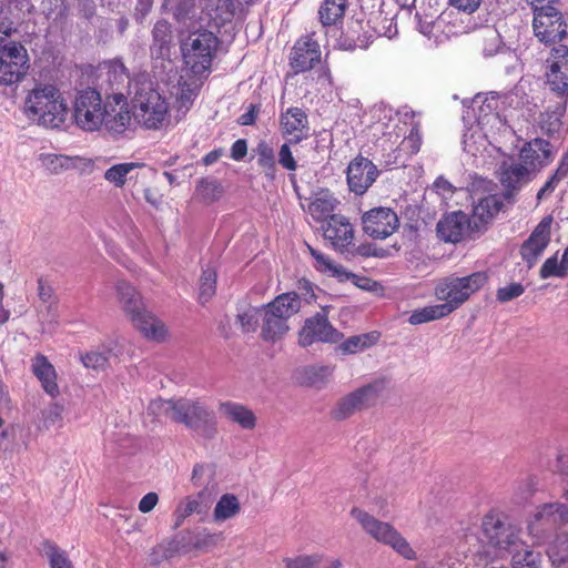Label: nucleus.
<instances>
[{
    "instance_id": "1",
    "label": "nucleus",
    "mask_w": 568,
    "mask_h": 568,
    "mask_svg": "<svg viewBox=\"0 0 568 568\" xmlns=\"http://www.w3.org/2000/svg\"><path fill=\"white\" fill-rule=\"evenodd\" d=\"M75 125L85 132H97L102 129L111 134H122L131 125V114L128 102L121 93L102 101L101 94L91 88L78 92L73 103Z\"/></svg>"
},
{
    "instance_id": "2",
    "label": "nucleus",
    "mask_w": 568,
    "mask_h": 568,
    "mask_svg": "<svg viewBox=\"0 0 568 568\" xmlns=\"http://www.w3.org/2000/svg\"><path fill=\"white\" fill-rule=\"evenodd\" d=\"M520 528L498 514H487L481 523L483 550L480 556L494 560L513 555L524 544Z\"/></svg>"
},
{
    "instance_id": "3",
    "label": "nucleus",
    "mask_w": 568,
    "mask_h": 568,
    "mask_svg": "<svg viewBox=\"0 0 568 568\" xmlns=\"http://www.w3.org/2000/svg\"><path fill=\"white\" fill-rule=\"evenodd\" d=\"M24 111L29 119L45 128H58L68 115V104L52 84H37L26 97Z\"/></svg>"
},
{
    "instance_id": "4",
    "label": "nucleus",
    "mask_w": 568,
    "mask_h": 568,
    "mask_svg": "<svg viewBox=\"0 0 568 568\" xmlns=\"http://www.w3.org/2000/svg\"><path fill=\"white\" fill-rule=\"evenodd\" d=\"M170 105L168 100L150 84L138 87L132 98L133 118L146 130H160L170 123Z\"/></svg>"
},
{
    "instance_id": "5",
    "label": "nucleus",
    "mask_w": 568,
    "mask_h": 568,
    "mask_svg": "<svg viewBox=\"0 0 568 568\" xmlns=\"http://www.w3.org/2000/svg\"><path fill=\"white\" fill-rule=\"evenodd\" d=\"M488 282V274L484 271L474 272L465 276H447L435 286L434 294L447 314L464 305L474 294L479 292Z\"/></svg>"
},
{
    "instance_id": "6",
    "label": "nucleus",
    "mask_w": 568,
    "mask_h": 568,
    "mask_svg": "<svg viewBox=\"0 0 568 568\" xmlns=\"http://www.w3.org/2000/svg\"><path fill=\"white\" fill-rule=\"evenodd\" d=\"M351 516L358 523L362 529L376 541L392 547L406 559L415 558V551L390 524L381 521L359 508H353Z\"/></svg>"
},
{
    "instance_id": "7",
    "label": "nucleus",
    "mask_w": 568,
    "mask_h": 568,
    "mask_svg": "<svg viewBox=\"0 0 568 568\" xmlns=\"http://www.w3.org/2000/svg\"><path fill=\"white\" fill-rule=\"evenodd\" d=\"M217 44L219 40L214 33L206 30L192 32L182 42L184 63L194 75H200L210 69Z\"/></svg>"
},
{
    "instance_id": "8",
    "label": "nucleus",
    "mask_w": 568,
    "mask_h": 568,
    "mask_svg": "<svg viewBox=\"0 0 568 568\" xmlns=\"http://www.w3.org/2000/svg\"><path fill=\"white\" fill-rule=\"evenodd\" d=\"M173 422L185 425L205 438L216 435V416L206 405L197 399L176 398V410Z\"/></svg>"
},
{
    "instance_id": "9",
    "label": "nucleus",
    "mask_w": 568,
    "mask_h": 568,
    "mask_svg": "<svg viewBox=\"0 0 568 568\" xmlns=\"http://www.w3.org/2000/svg\"><path fill=\"white\" fill-rule=\"evenodd\" d=\"M29 57L26 48L17 42H8L0 47V87H8L22 80Z\"/></svg>"
},
{
    "instance_id": "10",
    "label": "nucleus",
    "mask_w": 568,
    "mask_h": 568,
    "mask_svg": "<svg viewBox=\"0 0 568 568\" xmlns=\"http://www.w3.org/2000/svg\"><path fill=\"white\" fill-rule=\"evenodd\" d=\"M532 28L538 40L547 44H554L568 36L565 19L554 7L535 10Z\"/></svg>"
},
{
    "instance_id": "11",
    "label": "nucleus",
    "mask_w": 568,
    "mask_h": 568,
    "mask_svg": "<svg viewBox=\"0 0 568 568\" xmlns=\"http://www.w3.org/2000/svg\"><path fill=\"white\" fill-rule=\"evenodd\" d=\"M568 524V505L559 501L538 506L528 521V530L534 536Z\"/></svg>"
},
{
    "instance_id": "12",
    "label": "nucleus",
    "mask_w": 568,
    "mask_h": 568,
    "mask_svg": "<svg viewBox=\"0 0 568 568\" xmlns=\"http://www.w3.org/2000/svg\"><path fill=\"white\" fill-rule=\"evenodd\" d=\"M342 334L327 320L325 310L307 318L298 333V344L307 347L315 342L337 343Z\"/></svg>"
},
{
    "instance_id": "13",
    "label": "nucleus",
    "mask_w": 568,
    "mask_h": 568,
    "mask_svg": "<svg viewBox=\"0 0 568 568\" xmlns=\"http://www.w3.org/2000/svg\"><path fill=\"white\" fill-rule=\"evenodd\" d=\"M548 71L546 73L547 83L555 91L559 99L568 95V47L565 44L556 45L551 49L547 59Z\"/></svg>"
},
{
    "instance_id": "14",
    "label": "nucleus",
    "mask_w": 568,
    "mask_h": 568,
    "mask_svg": "<svg viewBox=\"0 0 568 568\" xmlns=\"http://www.w3.org/2000/svg\"><path fill=\"white\" fill-rule=\"evenodd\" d=\"M99 79L101 85H105L112 93L108 97L113 101V97L121 93L126 100L125 92L130 88V75L120 60H110L100 64Z\"/></svg>"
},
{
    "instance_id": "15",
    "label": "nucleus",
    "mask_w": 568,
    "mask_h": 568,
    "mask_svg": "<svg viewBox=\"0 0 568 568\" xmlns=\"http://www.w3.org/2000/svg\"><path fill=\"white\" fill-rule=\"evenodd\" d=\"M397 225L396 213L387 207L373 209L363 216L364 232L375 239L389 236L397 229Z\"/></svg>"
},
{
    "instance_id": "16",
    "label": "nucleus",
    "mask_w": 568,
    "mask_h": 568,
    "mask_svg": "<svg viewBox=\"0 0 568 568\" xmlns=\"http://www.w3.org/2000/svg\"><path fill=\"white\" fill-rule=\"evenodd\" d=\"M307 248L315 260V267L320 272L327 274L329 276H334L341 282L351 281L354 285L365 291H372L373 287L376 285V283L369 280L368 277L358 276L356 274L347 272L344 267L336 264L328 256L322 254L312 246L308 245Z\"/></svg>"
},
{
    "instance_id": "17",
    "label": "nucleus",
    "mask_w": 568,
    "mask_h": 568,
    "mask_svg": "<svg viewBox=\"0 0 568 568\" xmlns=\"http://www.w3.org/2000/svg\"><path fill=\"white\" fill-rule=\"evenodd\" d=\"M378 170L368 159L357 156L347 168V184L349 190L356 194H364L376 181Z\"/></svg>"
},
{
    "instance_id": "18",
    "label": "nucleus",
    "mask_w": 568,
    "mask_h": 568,
    "mask_svg": "<svg viewBox=\"0 0 568 568\" xmlns=\"http://www.w3.org/2000/svg\"><path fill=\"white\" fill-rule=\"evenodd\" d=\"M552 217H544L539 224L535 227L528 240L524 242L520 248L523 260L527 263L528 267L531 268L550 241V227Z\"/></svg>"
},
{
    "instance_id": "19",
    "label": "nucleus",
    "mask_w": 568,
    "mask_h": 568,
    "mask_svg": "<svg viewBox=\"0 0 568 568\" xmlns=\"http://www.w3.org/2000/svg\"><path fill=\"white\" fill-rule=\"evenodd\" d=\"M323 235L336 251H345L353 244L354 229L348 219L343 215H331L322 226Z\"/></svg>"
},
{
    "instance_id": "20",
    "label": "nucleus",
    "mask_w": 568,
    "mask_h": 568,
    "mask_svg": "<svg viewBox=\"0 0 568 568\" xmlns=\"http://www.w3.org/2000/svg\"><path fill=\"white\" fill-rule=\"evenodd\" d=\"M133 326L144 338L154 343H163L169 337V329L163 321L145 307L130 317Z\"/></svg>"
},
{
    "instance_id": "21",
    "label": "nucleus",
    "mask_w": 568,
    "mask_h": 568,
    "mask_svg": "<svg viewBox=\"0 0 568 568\" xmlns=\"http://www.w3.org/2000/svg\"><path fill=\"white\" fill-rule=\"evenodd\" d=\"M282 134L288 143H298L308 136V120L306 113L300 108H290L281 114Z\"/></svg>"
},
{
    "instance_id": "22",
    "label": "nucleus",
    "mask_w": 568,
    "mask_h": 568,
    "mask_svg": "<svg viewBox=\"0 0 568 568\" xmlns=\"http://www.w3.org/2000/svg\"><path fill=\"white\" fill-rule=\"evenodd\" d=\"M320 58L318 43L312 37L306 36L295 43L291 53V67L296 73L304 72L312 69Z\"/></svg>"
},
{
    "instance_id": "23",
    "label": "nucleus",
    "mask_w": 568,
    "mask_h": 568,
    "mask_svg": "<svg viewBox=\"0 0 568 568\" xmlns=\"http://www.w3.org/2000/svg\"><path fill=\"white\" fill-rule=\"evenodd\" d=\"M529 168L515 160L504 161L499 168V176L505 187L506 196L510 197L530 180Z\"/></svg>"
},
{
    "instance_id": "24",
    "label": "nucleus",
    "mask_w": 568,
    "mask_h": 568,
    "mask_svg": "<svg viewBox=\"0 0 568 568\" xmlns=\"http://www.w3.org/2000/svg\"><path fill=\"white\" fill-rule=\"evenodd\" d=\"M470 225L468 215L458 211L440 220L437 224V232L446 242L456 243L469 232Z\"/></svg>"
},
{
    "instance_id": "25",
    "label": "nucleus",
    "mask_w": 568,
    "mask_h": 568,
    "mask_svg": "<svg viewBox=\"0 0 568 568\" xmlns=\"http://www.w3.org/2000/svg\"><path fill=\"white\" fill-rule=\"evenodd\" d=\"M201 84V80L193 73L181 75L178 85L171 91V94L175 97L178 113L184 115L190 110Z\"/></svg>"
},
{
    "instance_id": "26",
    "label": "nucleus",
    "mask_w": 568,
    "mask_h": 568,
    "mask_svg": "<svg viewBox=\"0 0 568 568\" xmlns=\"http://www.w3.org/2000/svg\"><path fill=\"white\" fill-rule=\"evenodd\" d=\"M210 501L206 499V491L202 490L195 495L183 497L176 505L173 513V528L182 526L184 520L194 515L202 514L209 507Z\"/></svg>"
},
{
    "instance_id": "27",
    "label": "nucleus",
    "mask_w": 568,
    "mask_h": 568,
    "mask_svg": "<svg viewBox=\"0 0 568 568\" xmlns=\"http://www.w3.org/2000/svg\"><path fill=\"white\" fill-rule=\"evenodd\" d=\"M262 331L261 336L264 341L276 342L285 336L290 331L288 323L282 320L274 311L266 305L261 310Z\"/></svg>"
},
{
    "instance_id": "28",
    "label": "nucleus",
    "mask_w": 568,
    "mask_h": 568,
    "mask_svg": "<svg viewBox=\"0 0 568 568\" xmlns=\"http://www.w3.org/2000/svg\"><path fill=\"white\" fill-rule=\"evenodd\" d=\"M387 388L385 378L376 379L349 393L358 410L374 406Z\"/></svg>"
},
{
    "instance_id": "29",
    "label": "nucleus",
    "mask_w": 568,
    "mask_h": 568,
    "mask_svg": "<svg viewBox=\"0 0 568 568\" xmlns=\"http://www.w3.org/2000/svg\"><path fill=\"white\" fill-rule=\"evenodd\" d=\"M32 372L40 381L42 388L48 395L55 397L60 394L55 369L45 356L38 355L32 359Z\"/></svg>"
},
{
    "instance_id": "30",
    "label": "nucleus",
    "mask_w": 568,
    "mask_h": 568,
    "mask_svg": "<svg viewBox=\"0 0 568 568\" xmlns=\"http://www.w3.org/2000/svg\"><path fill=\"white\" fill-rule=\"evenodd\" d=\"M478 106L477 121L483 129L500 130L505 126L503 119L500 118L497 109L499 106V98L496 94L486 95Z\"/></svg>"
},
{
    "instance_id": "31",
    "label": "nucleus",
    "mask_w": 568,
    "mask_h": 568,
    "mask_svg": "<svg viewBox=\"0 0 568 568\" xmlns=\"http://www.w3.org/2000/svg\"><path fill=\"white\" fill-rule=\"evenodd\" d=\"M219 412L223 417L237 424L243 429H253L256 425L255 414L242 404L222 402L219 405Z\"/></svg>"
},
{
    "instance_id": "32",
    "label": "nucleus",
    "mask_w": 568,
    "mask_h": 568,
    "mask_svg": "<svg viewBox=\"0 0 568 568\" xmlns=\"http://www.w3.org/2000/svg\"><path fill=\"white\" fill-rule=\"evenodd\" d=\"M145 168L141 162H123L110 166L103 174L105 181L115 187H123L130 180L139 178V170Z\"/></svg>"
},
{
    "instance_id": "33",
    "label": "nucleus",
    "mask_w": 568,
    "mask_h": 568,
    "mask_svg": "<svg viewBox=\"0 0 568 568\" xmlns=\"http://www.w3.org/2000/svg\"><path fill=\"white\" fill-rule=\"evenodd\" d=\"M115 291L118 294L119 303L129 317L133 316L145 307L141 295L128 282L119 280L115 284Z\"/></svg>"
},
{
    "instance_id": "34",
    "label": "nucleus",
    "mask_w": 568,
    "mask_h": 568,
    "mask_svg": "<svg viewBox=\"0 0 568 568\" xmlns=\"http://www.w3.org/2000/svg\"><path fill=\"white\" fill-rule=\"evenodd\" d=\"M546 146H548V144L542 140H535L526 144L520 150L519 160L517 162L527 165L529 171L532 172L537 165H542V163L548 160L549 152Z\"/></svg>"
},
{
    "instance_id": "35",
    "label": "nucleus",
    "mask_w": 568,
    "mask_h": 568,
    "mask_svg": "<svg viewBox=\"0 0 568 568\" xmlns=\"http://www.w3.org/2000/svg\"><path fill=\"white\" fill-rule=\"evenodd\" d=\"M266 306L288 323V320L300 312L302 301L296 293L290 292L278 295Z\"/></svg>"
},
{
    "instance_id": "36",
    "label": "nucleus",
    "mask_w": 568,
    "mask_h": 568,
    "mask_svg": "<svg viewBox=\"0 0 568 568\" xmlns=\"http://www.w3.org/2000/svg\"><path fill=\"white\" fill-rule=\"evenodd\" d=\"M501 205L503 203L496 194H489L478 199L473 209L474 226L478 227L479 223H487L490 221L499 212Z\"/></svg>"
},
{
    "instance_id": "37",
    "label": "nucleus",
    "mask_w": 568,
    "mask_h": 568,
    "mask_svg": "<svg viewBox=\"0 0 568 568\" xmlns=\"http://www.w3.org/2000/svg\"><path fill=\"white\" fill-rule=\"evenodd\" d=\"M241 513L240 499L233 494H224L213 509V521L221 524L235 518Z\"/></svg>"
},
{
    "instance_id": "38",
    "label": "nucleus",
    "mask_w": 568,
    "mask_h": 568,
    "mask_svg": "<svg viewBox=\"0 0 568 568\" xmlns=\"http://www.w3.org/2000/svg\"><path fill=\"white\" fill-rule=\"evenodd\" d=\"M379 336L375 331L351 336L337 346V351L344 355L364 352L377 344Z\"/></svg>"
},
{
    "instance_id": "39",
    "label": "nucleus",
    "mask_w": 568,
    "mask_h": 568,
    "mask_svg": "<svg viewBox=\"0 0 568 568\" xmlns=\"http://www.w3.org/2000/svg\"><path fill=\"white\" fill-rule=\"evenodd\" d=\"M287 568H341L339 559L327 558L320 554L301 555L287 560Z\"/></svg>"
},
{
    "instance_id": "40",
    "label": "nucleus",
    "mask_w": 568,
    "mask_h": 568,
    "mask_svg": "<svg viewBox=\"0 0 568 568\" xmlns=\"http://www.w3.org/2000/svg\"><path fill=\"white\" fill-rule=\"evenodd\" d=\"M337 200L328 191L318 192L308 204L310 214L317 221L331 217L335 210Z\"/></svg>"
},
{
    "instance_id": "41",
    "label": "nucleus",
    "mask_w": 568,
    "mask_h": 568,
    "mask_svg": "<svg viewBox=\"0 0 568 568\" xmlns=\"http://www.w3.org/2000/svg\"><path fill=\"white\" fill-rule=\"evenodd\" d=\"M256 163L266 179L273 181L276 176V163L273 148L265 141H260L254 150Z\"/></svg>"
},
{
    "instance_id": "42",
    "label": "nucleus",
    "mask_w": 568,
    "mask_h": 568,
    "mask_svg": "<svg viewBox=\"0 0 568 568\" xmlns=\"http://www.w3.org/2000/svg\"><path fill=\"white\" fill-rule=\"evenodd\" d=\"M566 98L559 99L551 111H547L546 113L541 114L540 128L547 134H555L560 131L562 125L561 116L566 110Z\"/></svg>"
},
{
    "instance_id": "43",
    "label": "nucleus",
    "mask_w": 568,
    "mask_h": 568,
    "mask_svg": "<svg viewBox=\"0 0 568 568\" xmlns=\"http://www.w3.org/2000/svg\"><path fill=\"white\" fill-rule=\"evenodd\" d=\"M347 0H324L318 14L323 26L335 24L345 13Z\"/></svg>"
},
{
    "instance_id": "44",
    "label": "nucleus",
    "mask_w": 568,
    "mask_h": 568,
    "mask_svg": "<svg viewBox=\"0 0 568 568\" xmlns=\"http://www.w3.org/2000/svg\"><path fill=\"white\" fill-rule=\"evenodd\" d=\"M42 555L48 560L50 568H73L68 554L51 541L42 544Z\"/></svg>"
},
{
    "instance_id": "45",
    "label": "nucleus",
    "mask_w": 568,
    "mask_h": 568,
    "mask_svg": "<svg viewBox=\"0 0 568 568\" xmlns=\"http://www.w3.org/2000/svg\"><path fill=\"white\" fill-rule=\"evenodd\" d=\"M448 316L446 308L440 304L428 305L412 312L408 323L419 325Z\"/></svg>"
},
{
    "instance_id": "46",
    "label": "nucleus",
    "mask_w": 568,
    "mask_h": 568,
    "mask_svg": "<svg viewBox=\"0 0 568 568\" xmlns=\"http://www.w3.org/2000/svg\"><path fill=\"white\" fill-rule=\"evenodd\" d=\"M552 565L560 566L568 560V532H561L555 537L547 549Z\"/></svg>"
},
{
    "instance_id": "47",
    "label": "nucleus",
    "mask_w": 568,
    "mask_h": 568,
    "mask_svg": "<svg viewBox=\"0 0 568 568\" xmlns=\"http://www.w3.org/2000/svg\"><path fill=\"white\" fill-rule=\"evenodd\" d=\"M42 166L53 174H59L73 166L71 158L63 154L42 153L39 155Z\"/></svg>"
},
{
    "instance_id": "48",
    "label": "nucleus",
    "mask_w": 568,
    "mask_h": 568,
    "mask_svg": "<svg viewBox=\"0 0 568 568\" xmlns=\"http://www.w3.org/2000/svg\"><path fill=\"white\" fill-rule=\"evenodd\" d=\"M541 555L527 548H519L511 555L513 568H541Z\"/></svg>"
},
{
    "instance_id": "49",
    "label": "nucleus",
    "mask_w": 568,
    "mask_h": 568,
    "mask_svg": "<svg viewBox=\"0 0 568 568\" xmlns=\"http://www.w3.org/2000/svg\"><path fill=\"white\" fill-rule=\"evenodd\" d=\"M176 410V398L172 399H162L156 398L150 402L148 406V412L156 417H168L173 420V415Z\"/></svg>"
},
{
    "instance_id": "50",
    "label": "nucleus",
    "mask_w": 568,
    "mask_h": 568,
    "mask_svg": "<svg viewBox=\"0 0 568 568\" xmlns=\"http://www.w3.org/2000/svg\"><path fill=\"white\" fill-rule=\"evenodd\" d=\"M216 273L214 270H204L200 278V301L206 303L215 294Z\"/></svg>"
},
{
    "instance_id": "51",
    "label": "nucleus",
    "mask_w": 568,
    "mask_h": 568,
    "mask_svg": "<svg viewBox=\"0 0 568 568\" xmlns=\"http://www.w3.org/2000/svg\"><path fill=\"white\" fill-rule=\"evenodd\" d=\"M567 272L568 270L564 262H558L557 255H554L544 262L539 271V275L544 280L549 278L551 276L565 277L567 275Z\"/></svg>"
},
{
    "instance_id": "52",
    "label": "nucleus",
    "mask_w": 568,
    "mask_h": 568,
    "mask_svg": "<svg viewBox=\"0 0 568 568\" xmlns=\"http://www.w3.org/2000/svg\"><path fill=\"white\" fill-rule=\"evenodd\" d=\"M261 318V310L250 307L242 313L237 314L236 323L241 326V329L245 333L254 332L257 327V323Z\"/></svg>"
},
{
    "instance_id": "53",
    "label": "nucleus",
    "mask_w": 568,
    "mask_h": 568,
    "mask_svg": "<svg viewBox=\"0 0 568 568\" xmlns=\"http://www.w3.org/2000/svg\"><path fill=\"white\" fill-rule=\"evenodd\" d=\"M81 362L87 368L104 371L109 365V357L104 352L91 351L81 356Z\"/></svg>"
},
{
    "instance_id": "54",
    "label": "nucleus",
    "mask_w": 568,
    "mask_h": 568,
    "mask_svg": "<svg viewBox=\"0 0 568 568\" xmlns=\"http://www.w3.org/2000/svg\"><path fill=\"white\" fill-rule=\"evenodd\" d=\"M356 412H358V408L356 407L351 395L347 394L336 403L332 412V415L335 419L341 420L352 416Z\"/></svg>"
},
{
    "instance_id": "55",
    "label": "nucleus",
    "mask_w": 568,
    "mask_h": 568,
    "mask_svg": "<svg viewBox=\"0 0 568 568\" xmlns=\"http://www.w3.org/2000/svg\"><path fill=\"white\" fill-rule=\"evenodd\" d=\"M64 406L60 403H51L42 410V419L47 427L61 425L63 420Z\"/></svg>"
},
{
    "instance_id": "56",
    "label": "nucleus",
    "mask_w": 568,
    "mask_h": 568,
    "mask_svg": "<svg viewBox=\"0 0 568 568\" xmlns=\"http://www.w3.org/2000/svg\"><path fill=\"white\" fill-rule=\"evenodd\" d=\"M525 292V287L520 283H510L504 287H499L496 292V298L500 303H506L519 297Z\"/></svg>"
},
{
    "instance_id": "57",
    "label": "nucleus",
    "mask_w": 568,
    "mask_h": 568,
    "mask_svg": "<svg viewBox=\"0 0 568 568\" xmlns=\"http://www.w3.org/2000/svg\"><path fill=\"white\" fill-rule=\"evenodd\" d=\"M359 29L363 30L362 22L359 20H355L351 22L349 30H348V39L352 41L349 43V49H356V48H366L368 43L367 36H361Z\"/></svg>"
},
{
    "instance_id": "58",
    "label": "nucleus",
    "mask_w": 568,
    "mask_h": 568,
    "mask_svg": "<svg viewBox=\"0 0 568 568\" xmlns=\"http://www.w3.org/2000/svg\"><path fill=\"white\" fill-rule=\"evenodd\" d=\"M32 9L30 0H10L8 11L13 16V19L19 21L26 17Z\"/></svg>"
},
{
    "instance_id": "59",
    "label": "nucleus",
    "mask_w": 568,
    "mask_h": 568,
    "mask_svg": "<svg viewBox=\"0 0 568 568\" xmlns=\"http://www.w3.org/2000/svg\"><path fill=\"white\" fill-rule=\"evenodd\" d=\"M278 163L288 171L296 170V161L290 149V143H284L278 152Z\"/></svg>"
},
{
    "instance_id": "60",
    "label": "nucleus",
    "mask_w": 568,
    "mask_h": 568,
    "mask_svg": "<svg viewBox=\"0 0 568 568\" xmlns=\"http://www.w3.org/2000/svg\"><path fill=\"white\" fill-rule=\"evenodd\" d=\"M307 379L312 385H320L331 375V369L325 366L312 367L307 369Z\"/></svg>"
},
{
    "instance_id": "61",
    "label": "nucleus",
    "mask_w": 568,
    "mask_h": 568,
    "mask_svg": "<svg viewBox=\"0 0 568 568\" xmlns=\"http://www.w3.org/2000/svg\"><path fill=\"white\" fill-rule=\"evenodd\" d=\"M219 536L216 534L204 531L195 537L193 548L204 549L216 544Z\"/></svg>"
},
{
    "instance_id": "62",
    "label": "nucleus",
    "mask_w": 568,
    "mask_h": 568,
    "mask_svg": "<svg viewBox=\"0 0 568 568\" xmlns=\"http://www.w3.org/2000/svg\"><path fill=\"white\" fill-rule=\"evenodd\" d=\"M158 503H159L158 494L154 491H150L141 498V500L139 501L138 508L142 514H148L155 508Z\"/></svg>"
},
{
    "instance_id": "63",
    "label": "nucleus",
    "mask_w": 568,
    "mask_h": 568,
    "mask_svg": "<svg viewBox=\"0 0 568 568\" xmlns=\"http://www.w3.org/2000/svg\"><path fill=\"white\" fill-rule=\"evenodd\" d=\"M420 148V136L417 131L412 130L410 134L402 142V149L408 150L410 153L418 152Z\"/></svg>"
},
{
    "instance_id": "64",
    "label": "nucleus",
    "mask_w": 568,
    "mask_h": 568,
    "mask_svg": "<svg viewBox=\"0 0 568 568\" xmlns=\"http://www.w3.org/2000/svg\"><path fill=\"white\" fill-rule=\"evenodd\" d=\"M556 470L568 480V450L558 453Z\"/></svg>"
}]
</instances>
